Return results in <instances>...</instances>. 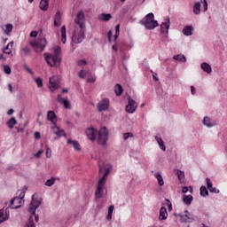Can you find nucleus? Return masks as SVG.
<instances>
[{
    "instance_id": "nucleus-14",
    "label": "nucleus",
    "mask_w": 227,
    "mask_h": 227,
    "mask_svg": "<svg viewBox=\"0 0 227 227\" xmlns=\"http://www.w3.org/2000/svg\"><path fill=\"white\" fill-rule=\"evenodd\" d=\"M160 221H166L168 219V209L165 207H161L160 209Z\"/></svg>"
},
{
    "instance_id": "nucleus-47",
    "label": "nucleus",
    "mask_w": 227,
    "mask_h": 227,
    "mask_svg": "<svg viewBox=\"0 0 227 227\" xmlns=\"http://www.w3.org/2000/svg\"><path fill=\"white\" fill-rule=\"evenodd\" d=\"M79 77L81 79H84V77H86V72H84V70H81L79 73Z\"/></svg>"
},
{
    "instance_id": "nucleus-30",
    "label": "nucleus",
    "mask_w": 227,
    "mask_h": 227,
    "mask_svg": "<svg viewBox=\"0 0 227 227\" xmlns=\"http://www.w3.org/2000/svg\"><path fill=\"white\" fill-rule=\"evenodd\" d=\"M13 48V42H10L4 50V54H12V49Z\"/></svg>"
},
{
    "instance_id": "nucleus-3",
    "label": "nucleus",
    "mask_w": 227,
    "mask_h": 227,
    "mask_svg": "<svg viewBox=\"0 0 227 227\" xmlns=\"http://www.w3.org/2000/svg\"><path fill=\"white\" fill-rule=\"evenodd\" d=\"M43 58L49 67H59L61 63V47L55 46L53 48V54L44 53Z\"/></svg>"
},
{
    "instance_id": "nucleus-20",
    "label": "nucleus",
    "mask_w": 227,
    "mask_h": 227,
    "mask_svg": "<svg viewBox=\"0 0 227 227\" xmlns=\"http://www.w3.org/2000/svg\"><path fill=\"white\" fill-rule=\"evenodd\" d=\"M39 6L40 10L47 12L49 10V0H41Z\"/></svg>"
},
{
    "instance_id": "nucleus-53",
    "label": "nucleus",
    "mask_w": 227,
    "mask_h": 227,
    "mask_svg": "<svg viewBox=\"0 0 227 227\" xmlns=\"http://www.w3.org/2000/svg\"><path fill=\"white\" fill-rule=\"evenodd\" d=\"M95 81H96L95 77H90L87 79V82H90V83H93L95 82Z\"/></svg>"
},
{
    "instance_id": "nucleus-4",
    "label": "nucleus",
    "mask_w": 227,
    "mask_h": 227,
    "mask_svg": "<svg viewBox=\"0 0 227 227\" xmlns=\"http://www.w3.org/2000/svg\"><path fill=\"white\" fill-rule=\"evenodd\" d=\"M155 16L153 12L148 13L141 21L143 26L146 27V29H155L159 26V22L154 20Z\"/></svg>"
},
{
    "instance_id": "nucleus-34",
    "label": "nucleus",
    "mask_w": 227,
    "mask_h": 227,
    "mask_svg": "<svg viewBox=\"0 0 227 227\" xmlns=\"http://www.w3.org/2000/svg\"><path fill=\"white\" fill-rule=\"evenodd\" d=\"M30 53H31V49H29V47L27 46L22 48L20 51L21 56H28V54Z\"/></svg>"
},
{
    "instance_id": "nucleus-63",
    "label": "nucleus",
    "mask_w": 227,
    "mask_h": 227,
    "mask_svg": "<svg viewBox=\"0 0 227 227\" xmlns=\"http://www.w3.org/2000/svg\"><path fill=\"white\" fill-rule=\"evenodd\" d=\"M118 36H120V33L115 32L114 40H118Z\"/></svg>"
},
{
    "instance_id": "nucleus-31",
    "label": "nucleus",
    "mask_w": 227,
    "mask_h": 227,
    "mask_svg": "<svg viewBox=\"0 0 227 227\" xmlns=\"http://www.w3.org/2000/svg\"><path fill=\"white\" fill-rule=\"evenodd\" d=\"M114 91H115V95H117V97H120V95L123 93V88H121V85L116 84L114 87Z\"/></svg>"
},
{
    "instance_id": "nucleus-54",
    "label": "nucleus",
    "mask_w": 227,
    "mask_h": 227,
    "mask_svg": "<svg viewBox=\"0 0 227 227\" xmlns=\"http://www.w3.org/2000/svg\"><path fill=\"white\" fill-rule=\"evenodd\" d=\"M191 93L192 95H196V88L194 86H191Z\"/></svg>"
},
{
    "instance_id": "nucleus-46",
    "label": "nucleus",
    "mask_w": 227,
    "mask_h": 227,
    "mask_svg": "<svg viewBox=\"0 0 227 227\" xmlns=\"http://www.w3.org/2000/svg\"><path fill=\"white\" fill-rule=\"evenodd\" d=\"M132 133H124L123 134V138L125 141H127V139H129V137H132Z\"/></svg>"
},
{
    "instance_id": "nucleus-13",
    "label": "nucleus",
    "mask_w": 227,
    "mask_h": 227,
    "mask_svg": "<svg viewBox=\"0 0 227 227\" xmlns=\"http://www.w3.org/2000/svg\"><path fill=\"white\" fill-rule=\"evenodd\" d=\"M161 33L166 34L169 29V18H166L165 21H163L160 25Z\"/></svg>"
},
{
    "instance_id": "nucleus-21",
    "label": "nucleus",
    "mask_w": 227,
    "mask_h": 227,
    "mask_svg": "<svg viewBox=\"0 0 227 227\" xmlns=\"http://www.w3.org/2000/svg\"><path fill=\"white\" fill-rule=\"evenodd\" d=\"M203 125H205L206 127H215V125H217V123L215 121L211 122L210 121V118L208 117H204L203 121H202Z\"/></svg>"
},
{
    "instance_id": "nucleus-42",
    "label": "nucleus",
    "mask_w": 227,
    "mask_h": 227,
    "mask_svg": "<svg viewBox=\"0 0 227 227\" xmlns=\"http://www.w3.org/2000/svg\"><path fill=\"white\" fill-rule=\"evenodd\" d=\"M35 82L38 88H42V86H43V81L42 80V78H36Z\"/></svg>"
},
{
    "instance_id": "nucleus-41",
    "label": "nucleus",
    "mask_w": 227,
    "mask_h": 227,
    "mask_svg": "<svg viewBox=\"0 0 227 227\" xmlns=\"http://www.w3.org/2000/svg\"><path fill=\"white\" fill-rule=\"evenodd\" d=\"M4 74H7V75H10V74H12V68L10 66H4Z\"/></svg>"
},
{
    "instance_id": "nucleus-58",
    "label": "nucleus",
    "mask_w": 227,
    "mask_h": 227,
    "mask_svg": "<svg viewBox=\"0 0 227 227\" xmlns=\"http://www.w3.org/2000/svg\"><path fill=\"white\" fill-rule=\"evenodd\" d=\"M168 210H169V211H172V210H173V205L171 204V202H169V203L168 204Z\"/></svg>"
},
{
    "instance_id": "nucleus-19",
    "label": "nucleus",
    "mask_w": 227,
    "mask_h": 227,
    "mask_svg": "<svg viewBox=\"0 0 227 227\" xmlns=\"http://www.w3.org/2000/svg\"><path fill=\"white\" fill-rule=\"evenodd\" d=\"M67 145H72L74 150L81 152V145L77 140L67 139Z\"/></svg>"
},
{
    "instance_id": "nucleus-33",
    "label": "nucleus",
    "mask_w": 227,
    "mask_h": 227,
    "mask_svg": "<svg viewBox=\"0 0 227 227\" xmlns=\"http://www.w3.org/2000/svg\"><path fill=\"white\" fill-rule=\"evenodd\" d=\"M113 212H114V206H110L108 207V214H107V216H106V219L108 221H111V219H113Z\"/></svg>"
},
{
    "instance_id": "nucleus-40",
    "label": "nucleus",
    "mask_w": 227,
    "mask_h": 227,
    "mask_svg": "<svg viewBox=\"0 0 227 227\" xmlns=\"http://www.w3.org/2000/svg\"><path fill=\"white\" fill-rule=\"evenodd\" d=\"M200 4H202L204 12L208 10V4L207 3V0H200Z\"/></svg>"
},
{
    "instance_id": "nucleus-37",
    "label": "nucleus",
    "mask_w": 227,
    "mask_h": 227,
    "mask_svg": "<svg viewBox=\"0 0 227 227\" xmlns=\"http://www.w3.org/2000/svg\"><path fill=\"white\" fill-rule=\"evenodd\" d=\"M54 184H56V179L54 177H51L45 182L46 187H52Z\"/></svg>"
},
{
    "instance_id": "nucleus-27",
    "label": "nucleus",
    "mask_w": 227,
    "mask_h": 227,
    "mask_svg": "<svg viewBox=\"0 0 227 227\" xmlns=\"http://www.w3.org/2000/svg\"><path fill=\"white\" fill-rule=\"evenodd\" d=\"M193 13H195V15H200V13H201V4H200V3L194 4Z\"/></svg>"
},
{
    "instance_id": "nucleus-15",
    "label": "nucleus",
    "mask_w": 227,
    "mask_h": 227,
    "mask_svg": "<svg viewBox=\"0 0 227 227\" xmlns=\"http://www.w3.org/2000/svg\"><path fill=\"white\" fill-rule=\"evenodd\" d=\"M47 120H49V121H51V123L56 124V121H58L56 113H54V111H49L47 114Z\"/></svg>"
},
{
    "instance_id": "nucleus-29",
    "label": "nucleus",
    "mask_w": 227,
    "mask_h": 227,
    "mask_svg": "<svg viewBox=\"0 0 227 227\" xmlns=\"http://www.w3.org/2000/svg\"><path fill=\"white\" fill-rule=\"evenodd\" d=\"M155 139H156L160 150H163V152H166V145H164V141L162 140V138H160L159 137H155Z\"/></svg>"
},
{
    "instance_id": "nucleus-32",
    "label": "nucleus",
    "mask_w": 227,
    "mask_h": 227,
    "mask_svg": "<svg viewBox=\"0 0 227 227\" xmlns=\"http://www.w3.org/2000/svg\"><path fill=\"white\" fill-rule=\"evenodd\" d=\"M173 59H175L176 61H180L181 63H185V61H187L185 56L184 55H176L173 57Z\"/></svg>"
},
{
    "instance_id": "nucleus-50",
    "label": "nucleus",
    "mask_w": 227,
    "mask_h": 227,
    "mask_svg": "<svg viewBox=\"0 0 227 227\" xmlns=\"http://www.w3.org/2000/svg\"><path fill=\"white\" fill-rule=\"evenodd\" d=\"M182 192H183V194H186V192H189V187L184 186L182 188Z\"/></svg>"
},
{
    "instance_id": "nucleus-5",
    "label": "nucleus",
    "mask_w": 227,
    "mask_h": 227,
    "mask_svg": "<svg viewBox=\"0 0 227 227\" xmlns=\"http://www.w3.org/2000/svg\"><path fill=\"white\" fill-rule=\"evenodd\" d=\"M29 44L35 52H43V49L47 47V40L45 38H41L36 41H31Z\"/></svg>"
},
{
    "instance_id": "nucleus-36",
    "label": "nucleus",
    "mask_w": 227,
    "mask_h": 227,
    "mask_svg": "<svg viewBox=\"0 0 227 227\" xmlns=\"http://www.w3.org/2000/svg\"><path fill=\"white\" fill-rule=\"evenodd\" d=\"M4 31L5 35H10V33H12V31H13V25H12V24L5 25V28H4Z\"/></svg>"
},
{
    "instance_id": "nucleus-22",
    "label": "nucleus",
    "mask_w": 227,
    "mask_h": 227,
    "mask_svg": "<svg viewBox=\"0 0 227 227\" xmlns=\"http://www.w3.org/2000/svg\"><path fill=\"white\" fill-rule=\"evenodd\" d=\"M154 177L158 181L160 187H162V185H164V178L162 177V175H160L159 172H156L154 173Z\"/></svg>"
},
{
    "instance_id": "nucleus-45",
    "label": "nucleus",
    "mask_w": 227,
    "mask_h": 227,
    "mask_svg": "<svg viewBox=\"0 0 227 227\" xmlns=\"http://www.w3.org/2000/svg\"><path fill=\"white\" fill-rule=\"evenodd\" d=\"M62 104L66 109H70V102L68 100L66 99Z\"/></svg>"
},
{
    "instance_id": "nucleus-1",
    "label": "nucleus",
    "mask_w": 227,
    "mask_h": 227,
    "mask_svg": "<svg viewBox=\"0 0 227 227\" xmlns=\"http://www.w3.org/2000/svg\"><path fill=\"white\" fill-rule=\"evenodd\" d=\"M99 175H103L98 181V188L96 191V198H102L104 192V186L106 185V178H107L109 173H111V165H106L104 161H98Z\"/></svg>"
},
{
    "instance_id": "nucleus-17",
    "label": "nucleus",
    "mask_w": 227,
    "mask_h": 227,
    "mask_svg": "<svg viewBox=\"0 0 227 227\" xmlns=\"http://www.w3.org/2000/svg\"><path fill=\"white\" fill-rule=\"evenodd\" d=\"M200 68L203 70V72H206V74H212V66L207 62H203L200 65Z\"/></svg>"
},
{
    "instance_id": "nucleus-43",
    "label": "nucleus",
    "mask_w": 227,
    "mask_h": 227,
    "mask_svg": "<svg viewBox=\"0 0 227 227\" xmlns=\"http://www.w3.org/2000/svg\"><path fill=\"white\" fill-rule=\"evenodd\" d=\"M206 180H207V189H208V191H210L212 189V187H213L212 181H210V178H208V177H207Z\"/></svg>"
},
{
    "instance_id": "nucleus-9",
    "label": "nucleus",
    "mask_w": 227,
    "mask_h": 227,
    "mask_svg": "<svg viewBox=\"0 0 227 227\" xmlns=\"http://www.w3.org/2000/svg\"><path fill=\"white\" fill-rule=\"evenodd\" d=\"M84 20H86L84 12L81 11L78 12L76 19L74 20V22L75 24L79 25V27H81V29H86V25H84Z\"/></svg>"
},
{
    "instance_id": "nucleus-48",
    "label": "nucleus",
    "mask_w": 227,
    "mask_h": 227,
    "mask_svg": "<svg viewBox=\"0 0 227 227\" xmlns=\"http://www.w3.org/2000/svg\"><path fill=\"white\" fill-rule=\"evenodd\" d=\"M77 64L79 67H82L84 65H87V62H86V60L82 59V60H79Z\"/></svg>"
},
{
    "instance_id": "nucleus-49",
    "label": "nucleus",
    "mask_w": 227,
    "mask_h": 227,
    "mask_svg": "<svg viewBox=\"0 0 227 227\" xmlns=\"http://www.w3.org/2000/svg\"><path fill=\"white\" fill-rule=\"evenodd\" d=\"M30 36H31V38H36V36H38V32H36V31H32V32L30 33Z\"/></svg>"
},
{
    "instance_id": "nucleus-51",
    "label": "nucleus",
    "mask_w": 227,
    "mask_h": 227,
    "mask_svg": "<svg viewBox=\"0 0 227 227\" xmlns=\"http://www.w3.org/2000/svg\"><path fill=\"white\" fill-rule=\"evenodd\" d=\"M209 191L211 192H215V194H219V190L216 188H214V186Z\"/></svg>"
},
{
    "instance_id": "nucleus-18",
    "label": "nucleus",
    "mask_w": 227,
    "mask_h": 227,
    "mask_svg": "<svg viewBox=\"0 0 227 227\" xmlns=\"http://www.w3.org/2000/svg\"><path fill=\"white\" fill-rule=\"evenodd\" d=\"M98 20H102L104 22H109V20L113 19V16L109 13H101L98 15Z\"/></svg>"
},
{
    "instance_id": "nucleus-60",
    "label": "nucleus",
    "mask_w": 227,
    "mask_h": 227,
    "mask_svg": "<svg viewBox=\"0 0 227 227\" xmlns=\"http://www.w3.org/2000/svg\"><path fill=\"white\" fill-rule=\"evenodd\" d=\"M115 33H120V25H116Z\"/></svg>"
},
{
    "instance_id": "nucleus-35",
    "label": "nucleus",
    "mask_w": 227,
    "mask_h": 227,
    "mask_svg": "<svg viewBox=\"0 0 227 227\" xmlns=\"http://www.w3.org/2000/svg\"><path fill=\"white\" fill-rule=\"evenodd\" d=\"M177 177L181 184L184 183V180L185 178V173H184V171L182 170H177Z\"/></svg>"
},
{
    "instance_id": "nucleus-61",
    "label": "nucleus",
    "mask_w": 227,
    "mask_h": 227,
    "mask_svg": "<svg viewBox=\"0 0 227 227\" xmlns=\"http://www.w3.org/2000/svg\"><path fill=\"white\" fill-rule=\"evenodd\" d=\"M8 88H9V91H11V93H12L13 92V89L12 87V83H9Z\"/></svg>"
},
{
    "instance_id": "nucleus-23",
    "label": "nucleus",
    "mask_w": 227,
    "mask_h": 227,
    "mask_svg": "<svg viewBox=\"0 0 227 227\" xmlns=\"http://www.w3.org/2000/svg\"><path fill=\"white\" fill-rule=\"evenodd\" d=\"M61 33V42L62 43H67V27L63 26L60 29Z\"/></svg>"
},
{
    "instance_id": "nucleus-2",
    "label": "nucleus",
    "mask_w": 227,
    "mask_h": 227,
    "mask_svg": "<svg viewBox=\"0 0 227 227\" xmlns=\"http://www.w3.org/2000/svg\"><path fill=\"white\" fill-rule=\"evenodd\" d=\"M86 135L90 141H95V139H97L98 137V143L104 146V145L107 143L109 132L107 131V128L106 127L101 128L99 131L95 129L94 128H89L86 130Z\"/></svg>"
},
{
    "instance_id": "nucleus-62",
    "label": "nucleus",
    "mask_w": 227,
    "mask_h": 227,
    "mask_svg": "<svg viewBox=\"0 0 227 227\" xmlns=\"http://www.w3.org/2000/svg\"><path fill=\"white\" fill-rule=\"evenodd\" d=\"M113 35V32L109 31L108 32V40L111 41V36Z\"/></svg>"
},
{
    "instance_id": "nucleus-59",
    "label": "nucleus",
    "mask_w": 227,
    "mask_h": 227,
    "mask_svg": "<svg viewBox=\"0 0 227 227\" xmlns=\"http://www.w3.org/2000/svg\"><path fill=\"white\" fill-rule=\"evenodd\" d=\"M25 68H26L27 72L33 74V71L31 70V68L27 67V66H25Z\"/></svg>"
},
{
    "instance_id": "nucleus-8",
    "label": "nucleus",
    "mask_w": 227,
    "mask_h": 227,
    "mask_svg": "<svg viewBox=\"0 0 227 227\" xmlns=\"http://www.w3.org/2000/svg\"><path fill=\"white\" fill-rule=\"evenodd\" d=\"M110 101L109 98H104L101 101H99L97 105V109L98 113H102V111H107L109 109Z\"/></svg>"
},
{
    "instance_id": "nucleus-11",
    "label": "nucleus",
    "mask_w": 227,
    "mask_h": 227,
    "mask_svg": "<svg viewBox=\"0 0 227 227\" xmlns=\"http://www.w3.org/2000/svg\"><path fill=\"white\" fill-rule=\"evenodd\" d=\"M49 88L51 91H54L59 88V77L58 76H52L50 78V84Z\"/></svg>"
},
{
    "instance_id": "nucleus-12",
    "label": "nucleus",
    "mask_w": 227,
    "mask_h": 227,
    "mask_svg": "<svg viewBox=\"0 0 227 227\" xmlns=\"http://www.w3.org/2000/svg\"><path fill=\"white\" fill-rule=\"evenodd\" d=\"M10 218V212H8V207L5 209L0 210V224L1 223H4V221H8Z\"/></svg>"
},
{
    "instance_id": "nucleus-16",
    "label": "nucleus",
    "mask_w": 227,
    "mask_h": 227,
    "mask_svg": "<svg viewBox=\"0 0 227 227\" xmlns=\"http://www.w3.org/2000/svg\"><path fill=\"white\" fill-rule=\"evenodd\" d=\"M54 26L59 27L61 26V12H57L54 16Z\"/></svg>"
},
{
    "instance_id": "nucleus-57",
    "label": "nucleus",
    "mask_w": 227,
    "mask_h": 227,
    "mask_svg": "<svg viewBox=\"0 0 227 227\" xmlns=\"http://www.w3.org/2000/svg\"><path fill=\"white\" fill-rule=\"evenodd\" d=\"M13 113H14V110L11 108V109L7 112V114H8L9 116H12V114H13Z\"/></svg>"
},
{
    "instance_id": "nucleus-44",
    "label": "nucleus",
    "mask_w": 227,
    "mask_h": 227,
    "mask_svg": "<svg viewBox=\"0 0 227 227\" xmlns=\"http://www.w3.org/2000/svg\"><path fill=\"white\" fill-rule=\"evenodd\" d=\"M57 100L59 102V104H63L67 99L61 97V95H58Z\"/></svg>"
},
{
    "instance_id": "nucleus-26",
    "label": "nucleus",
    "mask_w": 227,
    "mask_h": 227,
    "mask_svg": "<svg viewBox=\"0 0 227 227\" xmlns=\"http://www.w3.org/2000/svg\"><path fill=\"white\" fill-rule=\"evenodd\" d=\"M6 125L9 129H13V127L17 125V120L15 117H12L9 121H7Z\"/></svg>"
},
{
    "instance_id": "nucleus-24",
    "label": "nucleus",
    "mask_w": 227,
    "mask_h": 227,
    "mask_svg": "<svg viewBox=\"0 0 227 227\" xmlns=\"http://www.w3.org/2000/svg\"><path fill=\"white\" fill-rule=\"evenodd\" d=\"M192 26H186L183 29V34L185 36H191L192 35Z\"/></svg>"
},
{
    "instance_id": "nucleus-64",
    "label": "nucleus",
    "mask_w": 227,
    "mask_h": 227,
    "mask_svg": "<svg viewBox=\"0 0 227 227\" xmlns=\"http://www.w3.org/2000/svg\"><path fill=\"white\" fill-rule=\"evenodd\" d=\"M153 77L155 81H159V78H157V74H153Z\"/></svg>"
},
{
    "instance_id": "nucleus-39",
    "label": "nucleus",
    "mask_w": 227,
    "mask_h": 227,
    "mask_svg": "<svg viewBox=\"0 0 227 227\" xmlns=\"http://www.w3.org/2000/svg\"><path fill=\"white\" fill-rule=\"evenodd\" d=\"M200 196H208V190H207V187H200Z\"/></svg>"
},
{
    "instance_id": "nucleus-52",
    "label": "nucleus",
    "mask_w": 227,
    "mask_h": 227,
    "mask_svg": "<svg viewBox=\"0 0 227 227\" xmlns=\"http://www.w3.org/2000/svg\"><path fill=\"white\" fill-rule=\"evenodd\" d=\"M43 153V150L38 151L35 154V157H36L37 159L40 158V156Z\"/></svg>"
},
{
    "instance_id": "nucleus-38",
    "label": "nucleus",
    "mask_w": 227,
    "mask_h": 227,
    "mask_svg": "<svg viewBox=\"0 0 227 227\" xmlns=\"http://www.w3.org/2000/svg\"><path fill=\"white\" fill-rule=\"evenodd\" d=\"M56 136H58V139L59 137H61V136H63L64 137H67V133H65V130L63 129H58L57 131H55ZM55 139H57V137H55Z\"/></svg>"
},
{
    "instance_id": "nucleus-7",
    "label": "nucleus",
    "mask_w": 227,
    "mask_h": 227,
    "mask_svg": "<svg viewBox=\"0 0 227 227\" xmlns=\"http://www.w3.org/2000/svg\"><path fill=\"white\" fill-rule=\"evenodd\" d=\"M26 196V191H21L20 192V195L17 197H14L11 200V208H20L22 207V200H24V197Z\"/></svg>"
},
{
    "instance_id": "nucleus-55",
    "label": "nucleus",
    "mask_w": 227,
    "mask_h": 227,
    "mask_svg": "<svg viewBox=\"0 0 227 227\" xmlns=\"http://www.w3.org/2000/svg\"><path fill=\"white\" fill-rule=\"evenodd\" d=\"M41 136H40V132H35V139H40Z\"/></svg>"
},
{
    "instance_id": "nucleus-25",
    "label": "nucleus",
    "mask_w": 227,
    "mask_h": 227,
    "mask_svg": "<svg viewBox=\"0 0 227 227\" xmlns=\"http://www.w3.org/2000/svg\"><path fill=\"white\" fill-rule=\"evenodd\" d=\"M192 200H194L192 195H183V201L185 205H191V203H192Z\"/></svg>"
},
{
    "instance_id": "nucleus-10",
    "label": "nucleus",
    "mask_w": 227,
    "mask_h": 227,
    "mask_svg": "<svg viewBox=\"0 0 227 227\" xmlns=\"http://www.w3.org/2000/svg\"><path fill=\"white\" fill-rule=\"evenodd\" d=\"M137 109V103H136L134 99L129 98L128 101V105L126 106V113H129V114H134Z\"/></svg>"
},
{
    "instance_id": "nucleus-6",
    "label": "nucleus",
    "mask_w": 227,
    "mask_h": 227,
    "mask_svg": "<svg viewBox=\"0 0 227 227\" xmlns=\"http://www.w3.org/2000/svg\"><path fill=\"white\" fill-rule=\"evenodd\" d=\"M84 33H86V28H76L72 35V42L74 43H81L84 40Z\"/></svg>"
},
{
    "instance_id": "nucleus-28",
    "label": "nucleus",
    "mask_w": 227,
    "mask_h": 227,
    "mask_svg": "<svg viewBox=\"0 0 227 227\" xmlns=\"http://www.w3.org/2000/svg\"><path fill=\"white\" fill-rule=\"evenodd\" d=\"M181 221L183 223H191L192 221V218L189 217V211H184V215L181 217Z\"/></svg>"
},
{
    "instance_id": "nucleus-56",
    "label": "nucleus",
    "mask_w": 227,
    "mask_h": 227,
    "mask_svg": "<svg viewBox=\"0 0 227 227\" xmlns=\"http://www.w3.org/2000/svg\"><path fill=\"white\" fill-rule=\"evenodd\" d=\"M46 157L47 159H51V152L49 151V149L46 150Z\"/></svg>"
}]
</instances>
